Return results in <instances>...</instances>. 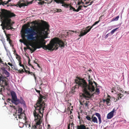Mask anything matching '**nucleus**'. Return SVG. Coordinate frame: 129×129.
Masks as SVG:
<instances>
[{"instance_id":"obj_1","label":"nucleus","mask_w":129,"mask_h":129,"mask_svg":"<svg viewBox=\"0 0 129 129\" xmlns=\"http://www.w3.org/2000/svg\"><path fill=\"white\" fill-rule=\"evenodd\" d=\"M42 24L43 26L41 28V30L45 33V34L46 36L43 37L41 36V33L40 34V36L38 37H34V36L37 34V32L35 28L36 26H31L30 28H27L24 29H22L21 31V37L24 41H27L25 38L26 37L28 40H34L35 38H37V41L41 45L45 44L46 42L45 39L47 38V36L48 34V31L49 30V25L46 21H43Z\"/></svg>"},{"instance_id":"obj_2","label":"nucleus","mask_w":129,"mask_h":129,"mask_svg":"<svg viewBox=\"0 0 129 129\" xmlns=\"http://www.w3.org/2000/svg\"><path fill=\"white\" fill-rule=\"evenodd\" d=\"M78 79H75V82L77 84L75 86V88H78L80 86L82 88L83 93H80V96L81 99H85L88 100L92 95L95 90L94 85L97 87V84L94 81L89 79L88 80V84L83 79H80L78 77Z\"/></svg>"},{"instance_id":"obj_3","label":"nucleus","mask_w":129,"mask_h":129,"mask_svg":"<svg viewBox=\"0 0 129 129\" xmlns=\"http://www.w3.org/2000/svg\"><path fill=\"white\" fill-rule=\"evenodd\" d=\"M39 96L37 103L34 106L35 109L33 114L35 123L32 126L31 129H41L42 127L41 124L42 122L43 113L45 107V103L44 102H42V99H45L46 97L41 94Z\"/></svg>"},{"instance_id":"obj_4","label":"nucleus","mask_w":129,"mask_h":129,"mask_svg":"<svg viewBox=\"0 0 129 129\" xmlns=\"http://www.w3.org/2000/svg\"><path fill=\"white\" fill-rule=\"evenodd\" d=\"M1 11L0 17L3 21L1 25L2 26L3 29L4 30L5 28L8 30L13 29L11 26L14 22H13L10 18L15 16L16 15L14 13L4 9H1Z\"/></svg>"},{"instance_id":"obj_5","label":"nucleus","mask_w":129,"mask_h":129,"mask_svg":"<svg viewBox=\"0 0 129 129\" xmlns=\"http://www.w3.org/2000/svg\"><path fill=\"white\" fill-rule=\"evenodd\" d=\"M100 20L99 21L95 22L91 26H87L86 28L83 27L81 31L80 32V34L79 35V36L81 37L86 35L89 32L91 29L92 28L93 26L97 24L100 22Z\"/></svg>"},{"instance_id":"obj_6","label":"nucleus","mask_w":129,"mask_h":129,"mask_svg":"<svg viewBox=\"0 0 129 129\" xmlns=\"http://www.w3.org/2000/svg\"><path fill=\"white\" fill-rule=\"evenodd\" d=\"M51 42H52L54 47H55L56 45H57V44L61 48H63L65 45H66L64 42H63L59 38H54L51 40Z\"/></svg>"},{"instance_id":"obj_7","label":"nucleus","mask_w":129,"mask_h":129,"mask_svg":"<svg viewBox=\"0 0 129 129\" xmlns=\"http://www.w3.org/2000/svg\"><path fill=\"white\" fill-rule=\"evenodd\" d=\"M42 46V47H43L44 49H48L51 51H53L54 50H56L58 48V45H57L55 46L54 48L52 42H51V40L50 41V43L48 44L47 45L45 44Z\"/></svg>"},{"instance_id":"obj_8","label":"nucleus","mask_w":129,"mask_h":129,"mask_svg":"<svg viewBox=\"0 0 129 129\" xmlns=\"http://www.w3.org/2000/svg\"><path fill=\"white\" fill-rule=\"evenodd\" d=\"M11 94L12 97L11 102L12 103L16 105H17L19 104L20 103L19 100L17 99L15 92L13 91L11 92Z\"/></svg>"},{"instance_id":"obj_9","label":"nucleus","mask_w":129,"mask_h":129,"mask_svg":"<svg viewBox=\"0 0 129 129\" xmlns=\"http://www.w3.org/2000/svg\"><path fill=\"white\" fill-rule=\"evenodd\" d=\"M33 2V1L30 2H25L23 1H21L18 2L16 6L17 7L18 6L20 8H21L22 6H26L29 4H31Z\"/></svg>"},{"instance_id":"obj_10","label":"nucleus","mask_w":129,"mask_h":129,"mask_svg":"<svg viewBox=\"0 0 129 129\" xmlns=\"http://www.w3.org/2000/svg\"><path fill=\"white\" fill-rule=\"evenodd\" d=\"M30 45L33 48V49H32V50H31L32 52H34L37 49H39L42 47V45L40 43L36 44H30Z\"/></svg>"},{"instance_id":"obj_11","label":"nucleus","mask_w":129,"mask_h":129,"mask_svg":"<svg viewBox=\"0 0 129 129\" xmlns=\"http://www.w3.org/2000/svg\"><path fill=\"white\" fill-rule=\"evenodd\" d=\"M5 78L6 79L7 78L0 76V85H1V83L4 88V86H7L8 84V82L5 79Z\"/></svg>"},{"instance_id":"obj_12","label":"nucleus","mask_w":129,"mask_h":129,"mask_svg":"<svg viewBox=\"0 0 129 129\" xmlns=\"http://www.w3.org/2000/svg\"><path fill=\"white\" fill-rule=\"evenodd\" d=\"M17 116L19 119H21L23 118V119L25 121V122H26L27 118L24 113H22L18 114L17 115Z\"/></svg>"},{"instance_id":"obj_13","label":"nucleus","mask_w":129,"mask_h":129,"mask_svg":"<svg viewBox=\"0 0 129 129\" xmlns=\"http://www.w3.org/2000/svg\"><path fill=\"white\" fill-rule=\"evenodd\" d=\"M115 111V109L114 108L108 114L107 116V118L108 119H110L113 117Z\"/></svg>"},{"instance_id":"obj_14","label":"nucleus","mask_w":129,"mask_h":129,"mask_svg":"<svg viewBox=\"0 0 129 129\" xmlns=\"http://www.w3.org/2000/svg\"><path fill=\"white\" fill-rule=\"evenodd\" d=\"M95 115L98 117V118L99 124H100L102 122L101 118V115L99 113H95Z\"/></svg>"},{"instance_id":"obj_15","label":"nucleus","mask_w":129,"mask_h":129,"mask_svg":"<svg viewBox=\"0 0 129 129\" xmlns=\"http://www.w3.org/2000/svg\"><path fill=\"white\" fill-rule=\"evenodd\" d=\"M93 115H93L91 118L92 121V122L94 123H98V121L97 118L93 116Z\"/></svg>"},{"instance_id":"obj_16","label":"nucleus","mask_w":129,"mask_h":129,"mask_svg":"<svg viewBox=\"0 0 129 129\" xmlns=\"http://www.w3.org/2000/svg\"><path fill=\"white\" fill-rule=\"evenodd\" d=\"M3 73L6 75L7 77H8L10 76V73L5 69L4 70Z\"/></svg>"},{"instance_id":"obj_17","label":"nucleus","mask_w":129,"mask_h":129,"mask_svg":"<svg viewBox=\"0 0 129 129\" xmlns=\"http://www.w3.org/2000/svg\"><path fill=\"white\" fill-rule=\"evenodd\" d=\"M19 102H20V103L21 104H25V102L21 97H20V99L19 100Z\"/></svg>"},{"instance_id":"obj_18","label":"nucleus","mask_w":129,"mask_h":129,"mask_svg":"<svg viewBox=\"0 0 129 129\" xmlns=\"http://www.w3.org/2000/svg\"><path fill=\"white\" fill-rule=\"evenodd\" d=\"M80 127H83L84 129H89V128L88 127H86V126L84 124H81L80 123Z\"/></svg>"},{"instance_id":"obj_19","label":"nucleus","mask_w":129,"mask_h":129,"mask_svg":"<svg viewBox=\"0 0 129 129\" xmlns=\"http://www.w3.org/2000/svg\"><path fill=\"white\" fill-rule=\"evenodd\" d=\"M119 16H117L115 18H113L112 21H116L118 20L119 18Z\"/></svg>"},{"instance_id":"obj_20","label":"nucleus","mask_w":129,"mask_h":129,"mask_svg":"<svg viewBox=\"0 0 129 129\" xmlns=\"http://www.w3.org/2000/svg\"><path fill=\"white\" fill-rule=\"evenodd\" d=\"M22 109L21 108H18V114L23 113L22 112Z\"/></svg>"},{"instance_id":"obj_21","label":"nucleus","mask_w":129,"mask_h":129,"mask_svg":"<svg viewBox=\"0 0 129 129\" xmlns=\"http://www.w3.org/2000/svg\"><path fill=\"white\" fill-rule=\"evenodd\" d=\"M118 28H115L112 30L110 32V34L111 35H112L114 33V32L116 31L117 29Z\"/></svg>"},{"instance_id":"obj_22","label":"nucleus","mask_w":129,"mask_h":129,"mask_svg":"<svg viewBox=\"0 0 129 129\" xmlns=\"http://www.w3.org/2000/svg\"><path fill=\"white\" fill-rule=\"evenodd\" d=\"M16 58L19 61L20 60L21 57L18 54H16Z\"/></svg>"},{"instance_id":"obj_23","label":"nucleus","mask_w":129,"mask_h":129,"mask_svg":"<svg viewBox=\"0 0 129 129\" xmlns=\"http://www.w3.org/2000/svg\"><path fill=\"white\" fill-rule=\"evenodd\" d=\"M110 99L109 98L107 99V101H106V104L108 105H110Z\"/></svg>"},{"instance_id":"obj_24","label":"nucleus","mask_w":129,"mask_h":129,"mask_svg":"<svg viewBox=\"0 0 129 129\" xmlns=\"http://www.w3.org/2000/svg\"><path fill=\"white\" fill-rule=\"evenodd\" d=\"M85 4L84 2H83V1L82 0H79L78 2V5H80L81 4Z\"/></svg>"},{"instance_id":"obj_25","label":"nucleus","mask_w":129,"mask_h":129,"mask_svg":"<svg viewBox=\"0 0 129 129\" xmlns=\"http://www.w3.org/2000/svg\"><path fill=\"white\" fill-rule=\"evenodd\" d=\"M2 43L3 44L4 46V48H5V49L6 50V51L8 52V50L7 49L6 47V46L5 45V40H3L2 41Z\"/></svg>"},{"instance_id":"obj_26","label":"nucleus","mask_w":129,"mask_h":129,"mask_svg":"<svg viewBox=\"0 0 129 129\" xmlns=\"http://www.w3.org/2000/svg\"><path fill=\"white\" fill-rule=\"evenodd\" d=\"M76 32L77 31H73L72 30H69L68 33L69 34H73L74 33H76Z\"/></svg>"},{"instance_id":"obj_27","label":"nucleus","mask_w":129,"mask_h":129,"mask_svg":"<svg viewBox=\"0 0 129 129\" xmlns=\"http://www.w3.org/2000/svg\"><path fill=\"white\" fill-rule=\"evenodd\" d=\"M44 3L46 4V3L44 1L39 2L38 3V4L40 5H43Z\"/></svg>"},{"instance_id":"obj_28","label":"nucleus","mask_w":129,"mask_h":129,"mask_svg":"<svg viewBox=\"0 0 129 129\" xmlns=\"http://www.w3.org/2000/svg\"><path fill=\"white\" fill-rule=\"evenodd\" d=\"M19 66H21V67H22L23 69H25V67L23 65V64H21V60H19Z\"/></svg>"},{"instance_id":"obj_29","label":"nucleus","mask_w":129,"mask_h":129,"mask_svg":"<svg viewBox=\"0 0 129 129\" xmlns=\"http://www.w3.org/2000/svg\"><path fill=\"white\" fill-rule=\"evenodd\" d=\"M16 70L18 71L20 73H22L24 72V71L22 69H21H21L19 70L16 69Z\"/></svg>"},{"instance_id":"obj_30","label":"nucleus","mask_w":129,"mask_h":129,"mask_svg":"<svg viewBox=\"0 0 129 129\" xmlns=\"http://www.w3.org/2000/svg\"><path fill=\"white\" fill-rule=\"evenodd\" d=\"M93 1H91V2H90V4H89L87 6H85L84 5H83V6L85 8H86V7H87L88 6H90L92 4V3H93Z\"/></svg>"},{"instance_id":"obj_31","label":"nucleus","mask_w":129,"mask_h":129,"mask_svg":"<svg viewBox=\"0 0 129 129\" xmlns=\"http://www.w3.org/2000/svg\"><path fill=\"white\" fill-rule=\"evenodd\" d=\"M77 129H84L83 127H80V125H78L77 126Z\"/></svg>"},{"instance_id":"obj_32","label":"nucleus","mask_w":129,"mask_h":129,"mask_svg":"<svg viewBox=\"0 0 129 129\" xmlns=\"http://www.w3.org/2000/svg\"><path fill=\"white\" fill-rule=\"evenodd\" d=\"M90 0H88V1H87L86 2L85 4L86 5H88L90 4V3L91 2H90Z\"/></svg>"},{"instance_id":"obj_33","label":"nucleus","mask_w":129,"mask_h":129,"mask_svg":"<svg viewBox=\"0 0 129 129\" xmlns=\"http://www.w3.org/2000/svg\"><path fill=\"white\" fill-rule=\"evenodd\" d=\"M86 119H87V120H91V118L90 117L88 116H87L86 117Z\"/></svg>"},{"instance_id":"obj_34","label":"nucleus","mask_w":129,"mask_h":129,"mask_svg":"<svg viewBox=\"0 0 129 129\" xmlns=\"http://www.w3.org/2000/svg\"><path fill=\"white\" fill-rule=\"evenodd\" d=\"M70 10H72L74 11H76V9L72 6H71L70 8Z\"/></svg>"},{"instance_id":"obj_35","label":"nucleus","mask_w":129,"mask_h":129,"mask_svg":"<svg viewBox=\"0 0 129 129\" xmlns=\"http://www.w3.org/2000/svg\"><path fill=\"white\" fill-rule=\"evenodd\" d=\"M95 92L98 93V94L100 93V91L99 88H96V89L95 90Z\"/></svg>"},{"instance_id":"obj_36","label":"nucleus","mask_w":129,"mask_h":129,"mask_svg":"<svg viewBox=\"0 0 129 129\" xmlns=\"http://www.w3.org/2000/svg\"><path fill=\"white\" fill-rule=\"evenodd\" d=\"M89 102V101L86 102V103H84V105L85 107H88V104Z\"/></svg>"},{"instance_id":"obj_37","label":"nucleus","mask_w":129,"mask_h":129,"mask_svg":"<svg viewBox=\"0 0 129 129\" xmlns=\"http://www.w3.org/2000/svg\"><path fill=\"white\" fill-rule=\"evenodd\" d=\"M112 99L115 102H116L118 100H119V98H118V99H116L114 98H112Z\"/></svg>"},{"instance_id":"obj_38","label":"nucleus","mask_w":129,"mask_h":129,"mask_svg":"<svg viewBox=\"0 0 129 129\" xmlns=\"http://www.w3.org/2000/svg\"><path fill=\"white\" fill-rule=\"evenodd\" d=\"M118 96L119 97L121 98L123 96V95L122 94L120 93H119V94H118Z\"/></svg>"},{"instance_id":"obj_39","label":"nucleus","mask_w":129,"mask_h":129,"mask_svg":"<svg viewBox=\"0 0 129 129\" xmlns=\"http://www.w3.org/2000/svg\"><path fill=\"white\" fill-rule=\"evenodd\" d=\"M35 90L39 94V95H40V94H41L40 93V91L39 90H37L36 89H35Z\"/></svg>"},{"instance_id":"obj_40","label":"nucleus","mask_w":129,"mask_h":129,"mask_svg":"<svg viewBox=\"0 0 129 129\" xmlns=\"http://www.w3.org/2000/svg\"><path fill=\"white\" fill-rule=\"evenodd\" d=\"M7 41H8L9 42V41L11 40L10 39V37H9L8 36H7Z\"/></svg>"},{"instance_id":"obj_41","label":"nucleus","mask_w":129,"mask_h":129,"mask_svg":"<svg viewBox=\"0 0 129 129\" xmlns=\"http://www.w3.org/2000/svg\"><path fill=\"white\" fill-rule=\"evenodd\" d=\"M10 107H11L13 108L14 109H15V110H16V107H15V106H13V105H10Z\"/></svg>"},{"instance_id":"obj_42","label":"nucleus","mask_w":129,"mask_h":129,"mask_svg":"<svg viewBox=\"0 0 129 129\" xmlns=\"http://www.w3.org/2000/svg\"><path fill=\"white\" fill-rule=\"evenodd\" d=\"M56 12H61V10L60 9H56Z\"/></svg>"},{"instance_id":"obj_43","label":"nucleus","mask_w":129,"mask_h":129,"mask_svg":"<svg viewBox=\"0 0 129 129\" xmlns=\"http://www.w3.org/2000/svg\"><path fill=\"white\" fill-rule=\"evenodd\" d=\"M24 71H25V72L26 73H28V74H29V72H30L29 71L26 70L25 69H25H24Z\"/></svg>"},{"instance_id":"obj_44","label":"nucleus","mask_w":129,"mask_h":129,"mask_svg":"<svg viewBox=\"0 0 129 129\" xmlns=\"http://www.w3.org/2000/svg\"><path fill=\"white\" fill-rule=\"evenodd\" d=\"M11 99H10V98H9L7 100V102H9V103H10V101H11Z\"/></svg>"},{"instance_id":"obj_45","label":"nucleus","mask_w":129,"mask_h":129,"mask_svg":"<svg viewBox=\"0 0 129 129\" xmlns=\"http://www.w3.org/2000/svg\"><path fill=\"white\" fill-rule=\"evenodd\" d=\"M73 117V116L72 115H71L69 116V118H70V119L69 120V121L70 122L71 121V120H70V119L72 120V117Z\"/></svg>"},{"instance_id":"obj_46","label":"nucleus","mask_w":129,"mask_h":129,"mask_svg":"<svg viewBox=\"0 0 129 129\" xmlns=\"http://www.w3.org/2000/svg\"><path fill=\"white\" fill-rule=\"evenodd\" d=\"M34 73L31 72H29V74H30L31 75H34Z\"/></svg>"},{"instance_id":"obj_47","label":"nucleus","mask_w":129,"mask_h":129,"mask_svg":"<svg viewBox=\"0 0 129 129\" xmlns=\"http://www.w3.org/2000/svg\"><path fill=\"white\" fill-rule=\"evenodd\" d=\"M27 49H29L31 51L32 50V49H31L30 47L28 46L27 47Z\"/></svg>"},{"instance_id":"obj_48","label":"nucleus","mask_w":129,"mask_h":129,"mask_svg":"<svg viewBox=\"0 0 129 129\" xmlns=\"http://www.w3.org/2000/svg\"><path fill=\"white\" fill-rule=\"evenodd\" d=\"M83 7V6L82 5H80L78 7V8H79L80 10L81 9V8Z\"/></svg>"},{"instance_id":"obj_49","label":"nucleus","mask_w":129,"mask_h":129,"mask_svg":"<svg viewBox=\"0 0 129 129\" xmlns=\"http://www.w3.org/2000/svg\"><path fill=\"white\" fill-rule=\"evenodd\" d=\"M8 64L9 66H12L13 65L10 62H9L8 63Z\"/></svg>"},{"instance_id":"obj_50","label":"nucleus","mask_w":129,"mask_h":129,"mask_svg":"<svg viewBox=\"0 0 129 129\" xmlns=\"http://www.w3.org/2000/svg\"><path fill=\"white\" fill-rule=\"evenodd\" d=\"M80 10V9L79 8H78L76 9V11H75V12H79Z\"/></svg>"},{"instance_id":"obj_51","label":"nucleus","mask_w":129,"mask_h":129,"mask_svg":"<svg viewBox=\"0 0 129 129\" xmlns=\"http://www.w3.org/2000/svg\"><path fill=\"white\" fill-rule=\"evenodd\" d=\"M33 76L34 77L35 79V80L36 81V79H37L36 77V75L35 74H34V75H33Z\"/></svg>"},{"instance_id":"obj_52","label":"nucleus","mask_w":129,"mask_h":129,"mask_svg":"<svg viewBox=\"0 0 129 129\" xmlns=\"http://www.w3.org/2000/svg\"><path fill=\"white\" fill-rule=\"evenodd\" d=\"M9 42L10 45H11L12 44V41L11 40V41H9Z\"/></svg>"},{"instance_id":"obj_53","label":"nucleus","mask_w":129,"mask_h":129,"mask_svg":"<svg viewBox=\"0 0 129 129\" xmlns=\"http://www.w3.org/2000/svg\"><path fill=\"white\" fill-rule=\"evenodd\" d=\"M3 4L6 5L8 3H7V2H6V1H4L3 2Z\"/></svg>"},{"instance_id":"obj_54","label":"nucleus","mask_w":129,"mask_h":129,"mask_svg":"<svg viewBox=\"0 0 129 129\" xmlns=\"http://www.w3.org/2000/svg\"><path fill=\"white\" fill-rule=\"evenodd\" d=\"M109 34H107L106 35V36H105V38H107L108 37V36H109Z\"/></svg>"},{"instance_id":"obj_55","label":"nucleus","mask_w":129,"mask_h":129,"mask_svg":"<svg viewBox=\"0 0 129 129\" xmlns=\"http://www.w3.org/2000/svg\"><path fill=\"white\" fill-rule=\"evenodd\" d=\"M68 129H70V124H69L68 127Z\"/></svg>"},{"instance_id":"obj_56","label":"nucleus","mask_w":129,"mask_h":129,"mask_svg":"<svg viewBox=\"0 0 129 129\" xmlns=\"http://www.w3.org/2000/svg\"><path fill=\"white\" fill-rule=\"evenodd\" d=\"M28 64L30 66H31L32 67V68H33V66H32V65L30 63V62H28Z\"/></svg>"},{"instance_id":"obj_57","label":"nucleus","mask_w":129,"mask_h":129,"mask_svg":"<svg viewBox=\"0 0 129 129\" xmlns=\"http://www.w3.org/2000/svg\"><path fill=\"white\" fill-rule=\"evenodd\" d=\"M103 101L104 103L105 102H106V101H107V99L106 100H105V99H103Z\"/></svg>"},{"instance_id":"obj_58","label":"nucleus","mask_w":129,"mask_h":129,"mask_svg":"<svg viewBox=\"0 0 129 129\" xmlns=\"http://www.w3.org/2000/svg\"><path fill=\"white\" fill-rule=\"evenodd\" d=\"M37 66H38L40 68H41V67L39 65V64H38V63H37Z\"/></svg>"},{"instance_id":"obj_59","label":"nucleus","mask_w":129,"mask_h":129,"mask_svg":"<svg viewBox=\"0 0 129 129\" xmlns=\"http://www.w3.org/2000/svg\"><path fill=\"white\" fill-rule=\"evenodd\" d=\"M75 91V90L74 89H72V92L73 93V92H74Z\"/></svg>"},{"instance_id":"obj_60","label":"nucleus","mask_w":129,"mask_h":129,"mask_svg":"<svg viewBox=\"0 0 129 129\" xmlns=\"http://www.w3.org/2000/svg\"><path fill=\"white\" fill-rule=\"evenodd\" d=\"M11 1V0H8V1L7 2L8 4Z\"/></svg>"},{"instance_id":"obj_61","label":"nucleus","mask_w":129,"mask_h":129,"mask_svg":"<svg viewBox=\"0 0 129 129\" xmlns=\"http://www.w3.org/2000/svg\"><path fill=\"white\" fill-rule=\"evenodd\" d=\"M19 41L21 42H23L22 40L21 39H20L19 40Z\"/></svg>"},{"instance_id":"obj_62","label":"nucleus","mask_w":129,"mask_h":129,"mask_svg":"<svg viewBox=\"0 0 129 129\" xmlns=\"http://www.w3.org/2000/svg\"><path fill=\"white\" fill-rule=\"evenodd\" d=\"M24 50L25 51L26 49H27V48L25 47L24 48Z\"/></svg>"},{"instance_id":"obj_63","label":"nucleus","mask_w":129,"mask_h":129,"mask_svg":"<svg viewBox=\"0 0 129 129\" xmlns=\"http://www.w3.org/2000/svg\"><path fill=\"white\" fill-rule=\"evenodd\" d=\"M30 59H29V58L28 62H30Z\"/></svg>"},{"instance_id":"obj_64","label":"nucleus","mask_w":129,"mask_h":129,"mask_svg":"<svg viewBox=\"0 0 129 129\" xmlns=\"http://www.w3.org/2000/svg\"><path fill=\"white\" fill-rule=\"evenodd\" d=\"M71 125H72V126L74 125V124L73 122L71 124Z\"/></svg>"}]
</instances>
